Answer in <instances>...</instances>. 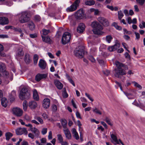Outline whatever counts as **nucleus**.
<instances>
[{"label": "nucleus", "mask_w": 145, "mask_h": 145, "mask_svg": "<svg viewBox=\"0 0 145 145\" xmlns=\"http://www.w3.org/2000/svg\"><path fill=\"white\" fill-rule=\"evenodd\" d=\"M115 64L117 67L116 69L114 70V75L116 77L119 78L120 75H123L126 74V73L125 71L122 68L123 67L126 68V65L118 61H116Z\"/></svg>", "instance_id": "nucleus-1"}, {"label": "nucleus", "mask_w": 145, "mask_h": 145, "mask_svg": "<svg viewBox=\"0 0 145 145\" xmlns=\"http://www.w3.org/2000/svg\"><path fill=\"white\" fill-rule=\"evenodd\" d=\"M91 26L93 28V31L95 34L99 35L103 33L102 31L103 29V26L97 22L94 21L92 22Z\"/></svg>", "instance_id": "nucleus-2"}, {"label": "nucleus", "mask_w": 145, "mask_h": 145, "mask_svg": "<svg viewBox=\"0 0 145 145\" xmlns=\"http://www.w3.org/2000/svg\"><path fill=\"white\" fill-rule=\"evenodd\" d=\"M30 96V94L28 90V87L24 86L21 90L19 97L20 99L23 100L25 99H29Z\"/></svg>", "instance_id": "nucleus-3"}, {"label": "nucleus", "mask_w": 145, "mask_h": 145, "mask_svg": "<svg viewBox=\"0 0 145 145\" xmlns=\"http://www.w3.org/2000/svg\"><path fill=\"white\" fill-rule=\"evenodd\" d=\"M74 53L75 56L78 57H82L84 54V48L82 46H79L76 48Z\"/></svg>", "instance_id": "nucleus-4"}, {"label": "nucleus", "mask_w": 145, "mask_h": 145, "mask_svg": "<svg viewBox=\"0 0 145 145\" xmlns=\"http://www.w3.org/2000/svg\"><path fill=\"white\" fill-rule=\"evenodd\" d=\"M71 38V34L68 32H65L63 35L61 39V42L63 44L69 42Z\"/></svg>", "instance_id": "nucleus-5"}, {"label": "nucleus", "mask_w": 145, "mask_h": 145, "mask_svg": "<svg viewBox=\"0 0 145 145\" xmlns=\"http://www.w3.org/2000/svg\"><path fill=\"white\" fill-rule=\"evenodd\" d=\"M110 134L112 138L111 141L113 144H118L119 145H120L121 144L122 145H124L120 139H117L116 135L114 134L113 132V133H111V132Z\"/></svg>", "instance_id": "nucleus-6"}, {"label": "nucleus", "mask_w": 145, "mask_h": 145, "mask_svg": "<svg viewBox=\"0 0 145 145\" xmlns=\"http://www.w3.org/2000/svg\"><path fill=\"white\" fill-rule=\"evenodd\" d=\"M80 0H76L74 3L69 7L67 8L66 10L68 12H72L75 10L78 6Z\"/></svg>", "instance_id": "nucleus-7"}, {"label": "nucleus", "mask_w": 145, "mask_h": 145, "mask_svg": "<svg viewBox=\"0 0 145 145\" xmlns=\"http://www.w3.org/2000/svg\"><path fill=\"white\" fill-rule=\"evenodd\" d=\"M29 20V16L27 13L26 12H22L21 14L19 20L22 23H24L27 22Z\"/></svg>", "instance_id": "nucleus-8"}, {"label": "nucleus", "mask_w": 145, "mask_h": 145, "mask_svg": "<svg viewBox=\"0 0 145 145\" xmlns=\"http://www.w3.org/2000/svg\"><path fill=\"white\" fill-rule=\"evenodd\" d=\"M16 133L17 135H20L22 134L26 135L28 131L26 128L19 127L16 129Z\"/></svg>", "instance_id": "nucleus-9"}, {"label": "nucleus", "mask_w": 145, "mask_h": 145, "mask_svg": "<svg viewBox=\"0 0 145 145\" xmlns=\"http://www.w3.org/2000/svg\"><path fill=\"white\" fill-rule=\"evenodd\" d=\"M13 114L17 117H20L22 116L23 111L19 108L14 107L12 109Z\"/></svg>", "instance_id": "nucleus-10"}, {"label": "nucleus", "mask_w": 145, "mask_h": 145, "mask_svg": "<svg viewBox=\"0 0 145 145\" xmlns=\"http://www.w3.org/2000/svg\"><path fill=\"white\" fill-rule=\"evenodd\" d=\"M97 20L104 26H107L109 25V23L108 20L104 17H100L98 18Z\"/></svg>", "instance_id": "nucleus-11"}, {"label": "nucleus", "mask_w": 145, "mask_h": 145, "mask_svg": "<svg viewBox=\"0 0 145 145\" xmlns=\"http://www.w3.org/2000/svg\"><path fill=\"white\" fill-rule=\"evenodd\" d=\"M76 17L79 19H82L85 16L83 10L82 9H80L78 10L75 14Z\"/></svg>", "instance_id": "nucleus-12"}, {"label": "nucleus", "mask_w": 145, "mask_h": 145, "mask_svg": "<svg viewBox=\"0 0 145 145\" xmlns=\"http://www.w3.org/2000/svg\"><path fill=\"white\" fill-rule=\"evenodd\" d=\"M50 105V100L48 98L44 99L42 102V106L43 107L45 108H48Z\"/></svg>", "instance_id": "nucleus-13"}, {"label": "nucleus", "mask_w": 145, "mask_h": 145, "mask_svg": "<svg viewBox=\"0 0 145 145\" xmlns=\"http://www.w3.org/2000/svg\"><path fill=\"white\" fill-rule=\"evenodd\" d=\"M85 27L84 24L82 23H80L77 29V32L80 33H82L85 31Z\"/></svg>", "instance_id": "nucleus-14"}, {"label": "nucleus", "mask_w": 145, "mask_h": 145, "mask_svg": "<svg viewBox=\"0 0 145 145\" xmlns=\"http://www.w3.org/2000/svg\"><path fill=\"white\" fill-rule=\"evenodd\" d=\"M38 65L41 69H44L46 67V63L44 60L40 59L39 61Z\"/></svg>", "instance_id": "nucleus-15"}, {"label": "nucleus", "mask_w": 145, "mask_h": 145, "mask_svg": "<svg viewBox=\"0 0 145 145\" xmlns=\"http://www.w3.org/2000/svg\"><path fill=\"white\" fill-rule=\"evenodd\" d=\"M30 130L33 133L35 137L37 138L39 137L40 134V132L37 128L35 127H33L30 129Z\"/></svg>", "instance_id": "nucleus-16"}, {"label": "nucleus", "mask_w": 145, "mask_h": 145, "mask_svg": "<svg viewBox=\"0 0 145 145\" xmlns=\"http://www.w3.org/2000/svg\"><path fill=\"white\" fill-rule=\"evenodd\" d=\"M63 131L66 138L69 139H71V135L70 131L68 128L63 129Z\"/></svg>", "instance_id": "nucleus-17"}, {"label": "nucleus", "mask_w": 145, "mask_h": 145, "mask_svg": "<svg viewBox=\"0 0 145 145\" xmlns=\"http://www.w3.org/2000/svg\"><path fill=\"white\" fill-rule=\"evenodd\" d=\"M8 23V19L5 17H0V24L1 25L7 24Z\"/></svg>", "instance_id": "nucleus-18"}, {"label": "nucleus", "mask_w": 145, "mask_h": 145, "mask_svg": "<svg viewBox=\"0 0 145 145\" xmlns=\"http://www.w3.org/2000/svg\"><path fill=\"white\" fill-rule=\"evenodd\" d=\"M47 75L46 74H37L36 76V80L38 81L40 80L41 79L44 78L46 77Z\"/></svg>", "instance_id": "nucleus-19"}, {"label": "nucleus", "mask_w": 145, "mask_h": 145, "mask_svg": "<svg viewBox=\"0 0 145 145\" xmlns=\"http://www.w3.org/2000/svg\"><path fill=\"white\" fill-rule=\"evenodd\" d=\"M29 106L31 109H35L37 106L36 102L33 101L29 102L28 104Z\"/></svg>", "instance_id": "nucleus-20"}, {"label": "nucleus", "mask_w": 145, "mask_h": 145, "mask_svg": "<svg viewBox=\"0 0 145 145\" xmlns=\"http://www.w3.org/2000/svg\"><path fill=\"white\" fill-rule=\"evenodd\" d=\"M55 85L57 88L59 89H61L63 88V84L59 80H56L54 82Z\"/></svg>", "instance_id": "nucleus-21"}, {"label": "nucleus", "mask_w": 145, "mask_h": 145, "mask_svg": "<svg viewBox=\"0 0 145 145\" xmlns=\"http://www.w3.org/2000/svg\"><path fill=\"white\" fill-rule=\"evenodd\" d=\"M13 29L15 31L18 32L21 34V35H20L21 37H23L24 34L23 32H24V31H25V30H24L23 29L22 30L21 28H15L14 27Z\"/></svg>", "instance_id": "nucleus-22"}, {"label": "nucleus", "mask_w": 145, "mask_h": 145, "mask_svg": "<svg viewBox=\"0 0 145 145\" xmlns=\"http://www.w3.org/2000/svg\"><path fill=\"white\" fill-rule=\"evenodd\" d=\"M97 52V49L94 46L90 49V54L91 55L95 56L96 55Z\"/></svg>", "instance_id": "nucleus-23"}, {"label": "nucleus", "mask_w": 145, "mask_h": 145, "mask_svg": "<svg viewBox=\"0 0 145 145\" xmlns=\"http://www.w3.org/2000/svg\"><path fill=\"white\" fill-rule=\"evenodd\" d=\"M72 134L73 135V136L76 139H79V136L76 129L74 128L72 129Z\"/></svg>", "instance_id": "nucleus-24"}, {"label": "nucleus", "mask_w": 145, "mask_h": 145, "mask_svg": "<svg viewBox=\"0 0 145 145\" xmlns=\"http://www.w3.org/2000/svg\"><path fill=\"white\" fill-rule=\"evenodd\" d=\"M8 101L5 98H3L1 99V104L2 106L4 107H7V105Z\"/></svg>", "instance_id": "nucleus-25"}, {"label": "nucleus", "mask_w": 145, "mask_h": 145, "mask_svg": "<svg viewBox=\"0 0 145 145\" xmlns=\"http://www.w3.org/2000/svg\"><path fill=\"white\" fill-rule=\"evenodd\" d=\"M104 120L109 125L112 126L113 125L112 122V121L111 119L108 117H106Z\"/></svg>", "instance_id": "nucleus-26"}, {"label": "nucleus", "mask_w": 145, "mask_h": 145, "mask_svg": "<svg viewBox=\"0 0 145 145\" xmlns=\"http://www.w3.org/2000/svg\"><path fill=\"white\" fill-rule=\"evenodd\" d=\"M41 37L43 41L48 43H50V39L49 37H44L43 35H41Z\"/></svg>", "instance_id": "nucleus-27"}, {"label": "nucleus", "mask_w": 145, "mask_h": 145, "mask_svg": "<svg viewBox=\"0 0 145 145\" xmlns=\"http://www.w3.org/2000/svg\"><path fill=\"white\" fill-rule=\"evenodd\" d=\"M28 26L31 30H33L35 29V27L34 23L32 22H30L28 23Z\"/></svg>", "instance_id": "nucleus-28"}, {"label": "nucleus", "mask_w": 145, "mask_h": 145, "mask_svg": "<svg viewBox=\"0 0 145 145\" xmlns=\"http://www.w3.org/2000/svg\"><path fill=\"white\" fill-rule=\"evenodd\" d=\"M33 97L34 100L36 101H38L39 100V97L37 92L36 89H34L33 91Z\"/></svg>", "instance_id": "nucleus-29"}, {"label": "nucleus", "mask_w": 145, "mask_h": 145, "mask_svg": "<svg viewBox=\"0 0 145 145\" xmlns=\"http://www.w3.org/2000/svg\"><path fill=\"white\" fill-rule=\"evenodd\" d=\"M92 111L94 113L96 114L100 115H101L102 114L101 112L96 107H94L92 108Z\"/></svg>", "instance_id": "nucleus-30"}, {"label": "nucleus", "mask_w": 145, "mask_h": 145, "mask_svg": "<svg viewBox=\"0 0 145 145\" xmlns=\"http://www.w3.org/2000/svg\"><path fill=\"white\" fill-rule=\"evenodd\" d=\"M125 94L129 99H132L134 98L135 96L133 93H131L123 92Z\"/></svg>", "instance_id": "nucleus-31"}, {"label": "nucleus", "mask_w": 145, "mask_h": 145, "mask_svg": "<svg viewBox=\"0 0 145 145\" xmlns=\"http://www.w3.org/2000/svg\"><path fill=\"white\" fill-rule=\"evenodd\" d=\"M25 61L27 63H29L31 61L30 56L28 54H26L25 57Z\"/></svg>", "instance_id": "nucleus-32"}, {"label": "nucleus", "mask_w": 145, "mask_h": 145, "mask_svg": "<svg viewBox=\"0 0 145 145\" xmlns=\"http://www.w3.org/2000/svg\"><path fill=\"white\" fill-rule=\"evenodd\" d=\"M85 3L86 5L91 6L95 4V2L94 0L87 1L85 2Z\"/></svg>", "instance_id": "nucleus-33"}, {"label": "nucleus", "mask_w": 145, "mask_h": 145, "mask_svg": "<svg viewBox=\"0 0 145 145\" xmlns=\"http://www.w3.org/2000/svg\"><path fill=\"white\" fill-rule=\"evenodd\" d=\"M5 135L6 140H8L10 137L13 136V134L10 132H8L6 133Z\"/></svg>", "instance_id": "nucleus-34"}, {"label": "nucleus", "mask_w": 145, "mask_h": 145, "mask_svg": "<svg viewBox=\"0 0 145 145\" xmlns=\"http://www.w3.org/2000/svg\"><path fill=\"white\" fill-rule=\"evenodd\" d=\"M4 50V48L3 46L0 44V56L4 57L5 56V54L3 52H2Z\"/></svg>", "instance_id": "nucleus-35"}, {"label": "nucleus", "mask_w": 145, "mask_h": 145, "mask_svg": "<svg viewBox=\"0 0 145 145\" xmlns=\"http://www.w3.org/2000/svg\"><path fill=\"white\" fill-rule=\"evenodd\" d=\"M112 25L114 26L117 29L121 30L122 29V27H121L118 25L116 22H114L112 24Z\"/></svg>", "instance_id": "nucleus-36"}, {"label": "nucleus", "mask_w": 145, "mask_h": 145, "mask_svg": "<svg viewBox=\"0 0 145 145\" xmlns=\"http://www.w3.org/2000/svg\"><path fill=\"white\" fill-rule=\"evenodd\" d=\"M57 137L59 143H61L63 142V138L61 135L58 134L57 135Z\"/></svg>", "instance_id": "nucleus-37"}, {"label": "nucleus", "mask_w": 145, "mask_h": 145, "mask_svg": "<svg viewBox=\"0 0 145 145\" xmlns=\"http://www.w3.org/2000/svg\"><path fill=\"white\" fill-rule=\"evenodd\" d=\"M23 108L25 111H26L27 109V102L26 101H24L22 104Z\"/></svg>", "instance_id": "nucleus-38"}, {"label": "nucleus", "mask_w": 145, "mask_h": 145, "mask_svg": "<svg viewBox=\"0 0 145 145\" xmlns=\"http://www.w3.org/2000/svg\"><path fill=\"white\" fill-rule=\"evenodd\" d=\"M61 123L62 126L64 129H65V128H67L66 127L67 122L66 120H61Z\"/></svg>", "instance_id": "nucleus-39"}, {"label": "nucleus", "mask_w": 145, "mask_h": 145, "mask_svg": "<svg viewBox=\"0 0 145 145\" xmlns=\"http://www.w3.org/2000/svg\"><path fill=\"white\" fill-rule=\"evenodd\" d=\"M39 59L38 56L37 54H35L33 56V60L35 65L37 64Z\"/></svg>", "instance_id": "nucleus-40"}, {"label": "nucleus", "mask_w": 145, "mask_h": 145, "mask_svg": "<svg viewBox=\"0 0 145 145\" xmlns=\"http://www.w3.org/2000/svg\"><path fill=\"white\" fill-rule=\"evenodd\" d=\"M118 18L119 20H121L124 15L122 12L120 10L118 12Z\"/></svg>", "instance_id": "nucleus-41"}, {"label": "nucleus", "mask_w": 145, "mask_h": 145, "mask_svg": "<svg viewBox=\"0 0 145 145\" xmlns=\"http://www.w3.org/2000/svg\"><path fill=\"white\" fill-rule=\"evenodd\" d=\"M132 83L133 84L134 86L140 89H142V86L137 82H132Z\"/></svg>", "instance_id": "nucleus-42"}, {"label": "nucleus", "mask_w": 145, "mask_h": 145, "mask_svg": "<svg viewBox=\"0 0 145 145\" xmlns=\"http://www.w3.org/2000/svg\"><path fill=\"white\" fill-rule=\"evenodd\" d=\"M42 35L43 36L46 35H48L50 32V30H47L46 29H43L42 30Z\"/></svg>", "instance_id": "nucleus-43"}, {"label": "nucleus", "mask_w": 145, "mask_h": 145, "mask_svg": "<svg viewBox=\"0 0 145 145\" xmlns=\"http://www.w3.org/2000/svg\"><path fill=\"white\" fill-rule=\"evenodd\" d=\"M115 50L120 47V45L119 42L118 41H116L115 44L113 45Z\"/></svg>", "instance_id": "nucleus-44"}, {"label": "nucleus", "mask_w": 145, "mask_h": 145, "mask_svg": "<svg viewBox=\"0 0 145 145\" xmlns=\"http://www.w3.org/2000/svg\"><path fill=\"white\" fill-rule=\"evenodd\" d=\"M113 38L111 35H108L106 37V40L108 43L110 42L111 40H112Z\"/></svg>", "instance_id": "nucleus-45"}, {"label": "nucleus", "mask_w": 145, "mask_h": 145, "mask_svg": "<svg viewBox=\"0 0 145 145\" xmlns=\"http://www.w3.org/2000/svg\"><path fill=\"white\" fill-rule=\"evenodd\" d=\"M63 95L64 98H67L68 96V95L67 93L65 88L63 89Z\"/></svg>", "instance_id": "nucleus-46"}, {"label": "nucleus", "mask_w": 145, "mask_h": 145, "mask_svg": "<svg viewBox=\"0 0 145 145\" xmlns=\"http://www.w3.org/2000/svg\"><path fill=\"white\" fill-rule=\"evenodd\" d=\"M92 55L89 56L88 57V58L91 62L94 63L95 61V60Z\"/></svg>", "instance_id": "nucleus-47"}, {"label": "nucleus", "mask_w": 145, "mask_h": 145, "mask_svg": "<svg viewBox=\"0 0 145 145\" xmlns=\"http://www.w3.org/2000/svg\"><path fill=\"white\" fill-rule=\"evenodd\" d=\"M38 121H39L40 124H42L43 123V120L40 117H37L35 118Z\"/></svg>", "instance_id": "nucleus-48"}, {"label": "nucleus", "mask_w": 145, "mask_h": 145, "mask_svg": "<svg viewBox=\"0 0 145 145\" xmlns=\"http://www.w3.org/2000/svg\"><path fill=\"white\" fill-rule=\"evenodd\" d=\"M145 0H136L137 2L140 5H142L144 3Z\"/></svg>", "instance_id": "nucleus-49"}, {"label": "nucleus", "mask_w": 145, "mask_h": 145, "mask_svg": "<svg viewBox=\"0 0 145 145\" xmlns=\"http://www.w3.org/2000/svg\"><path fill=\"white\" fill-rule=\"evenodd\" d=\"M85 95L91 102H93V99L89 95V94H88L87 93H86Z\"/></svg>", "instance_id": "nucleus-50"}, {"label": "nucleus", "mask_w": 145, "mask_h": 145, "mask_svg": "<svg viewBox=\"0 0 145 145\" xmlns=\"http://www.w3.org/2000/svg\"><path fill=\"white\" fill-rule=\"evenodd\" d=\"M24 118L27 121H30L31 120V117L27 115L25 116Z\"/></svg>", "instance_id": "nucleus-51"}, {"label": "nucleus", "mask_w": 145, "mask_h": 145, "mask_svg": "<svg viewBox=\"0 0 145 145\" xmlns=\"http://www.w3.org/2000/svg\"><path fill=\"white\" fill-rule=\"evenodd\" d=\"M1 72H3V75L6 78H7L8 77V73L7 71H6L5 69H3V71Z\"/></svg>", "instance_id": "nucleus-52"}, {"label": "nucleus", "mask_w": 145, "mask_h": 145, "mask_svg": "<svg viewBox=\"0 0 145 145\" xmlns=\"http://www.w3.org/2000/svg\"><path fill=\"white\" fill-rule=\"evenodd\" d=\"M48 139L49 140L52 139V132L51 131L49 132L48 135Z\"/></svg>", "instance_id": "nucleus-53"}, {"label": "nucleus", "mask_w": 145, "mask_h": 145, "mask_svg": "<svg viewBox=\"0 0 145 145\" xmlns=\"http://www.w3.org/2000/svg\"><path fill=\"white\" fill-rule=\"evenodd\" d=\"M108 50L110 52H112L115 50L114 48V46H109L108 48Z\"/></svg>", "instance_id": "nucleus-54"}, {"label": "nucleus", "mask_w": 145, "mask_h": 145, "mask_svg": "<svg viewBox=\"0 0 145 145\" xmlns=\"http://www.w3.org/2000/svg\"><path fill=\"white\" fill-rule=\"evenodd\" d=\"M47 132V129L46 128H44L42 129L41 131L42 134L43 135L45 134Z\"/></svg>", "instance_id": "nucleus-55"}, {"label": "nucleus", "mask_w": 145, "mask_h": 145, "mask_svg": "<svg viewBox=\"0 0 145 145\" xmlns=\"http://www.w3.org/2000/svg\"><path fill=\"white\" fill-rule=\"evenodd\" d=\"M28 137L32 139H33L35 137V136L32 133H30L28 135Z\"/></svg>", "instance_id": "nucleus-56"}, {"label": "nucleus", "mask_w": 145, "mask_h": 145, "mask_svg": "<svg viewBox=\"0 0 145 145\" xmlns=\"http://www.w3.org/2000/svg\"><path fill=\"white\" fill-rule=\"evenodd\" d=\"M18 54L20 56H23L24 55V52L22 50L19 49L18 50Z\"/></svg>", "instance_id": "nucleus-57"}, {"label": "nucleus", "mask_w": 145, "mask_h": 145, "mask_svg": "<svg viewBox=\"0 0 145 145\" xmlns=\"http://www.w3.org/2000/svg\"><path fill=\"white\" fill-rule=\"evenodd\" d=\"M101 123L102 125L106 129L108 128V126L106 124L104 121H101Z\"/></svg>", "instance_id": "nucleus-58"}, {"label": "nucleus", "mask_w": 145, "mask_h": 145, "mask_svg": "<svg viewBox=\"0 0 145 145\" xmlns=\"http://www.w3.org/2000/svg\"><path fill=\"white\" fill-rule=\"evenodd\" d=\"M52 110L54 111H56L57 110V107L56 105H54L52 106Z\"/></svg>", "instance_id": "nucleus-59"}, {"label": "nucleus", "mask_w": 145, "mask_h": 145, "mask_svg": "<svg viewBox=\"0 0 145 145\" xmlns=\"http://www.w3.org/2000/svg\"><path fill=\"white\" fill-rule=\"evenodd\" d=\"M110 71L108 70H106L104 71V74L107 76H108L110 74Z\"/></svg>", "instance_id": "nucleus-60"}, {"label": "nucleus", "mask_w": 145, "mask_h": 145, "mask_svg": "<svg viewBox=\"0 0 145 145\" xmlns=\"http://www.w3.org/2000/svg\"><path fill=\"white\" fill-rule=\"evenodd\" d=\"M4 67V65L0 64V72L3 71Z\"/></svg>", "instance_id": "nucleus-61"}, {"label": "nucleus", "mask_w": 145, "mask_h": 145, "mask_svg": "<svg viewBox=\"0 0 145 145\" xmlns=\"http://www.w3.org/2000/svg\"><path fill=\"white\" fill-rule=\"evenodd\" d=\"M76 117L78 118L81 119L82 118L80 116V113L78 111H77L76 112Z\"/></svg>", "instance_id": "nucleus-62"}, {"label": "nucleus", "mask_w": 145, "mask_h": 145, "mask_svg": "<svg viewBox=\"0 0 145 145\" xmlns=\"http://www.w3.org/2000/svg\"><path fill=\"white\" fill-rule=\"evenodd\" d=\"M106 7L108 8L110 10H114V8L112 6H110L109 5H107L106 6Z\"/></svg>", "instance_id": "nucleus-63"}, {"label": "nucleus", "mask_w": 145, "mask_h": 145, "mask_svg": "<svg viewBox=\"0 0 145 145\" xmlns=\"http://www.w3.org/2000/svg\"><path fill=\"white\" fill-rule=\"evenodd\" d=\"M29 36L30 37L32 38H34L37 37V35L35 34H30Z\"/></svg>", "instance_id": "nucleus-64"}]
</instances>
